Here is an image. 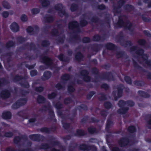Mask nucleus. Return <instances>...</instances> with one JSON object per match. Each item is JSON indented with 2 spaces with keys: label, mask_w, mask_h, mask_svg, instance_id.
I'll use <instances>...</instances> for the list:
<instances>
[{
  "label": "nucleus",
  "mask_w": 151,
  "mask_h": 151,
  "mask_svg": "<svg viewBox=\"0 0 151 151\" xmlns=\"http://www.w3.org/2000/svg\"><path fill=\"white\" fill-rule=\"evenodd\" d=\"M119 91H118V94H119Z\"/></svg>",
  "instance_id": "nucleus-32"
},
{
  "label": "nucleus",
  "mask_w": 151,
  "mask_h": 151,
  "mask_svg": "<svg viewBox=\"0 0 151 151\" xmlns=\"http://www.w3.org/2000/svg\"><path fill=\"white\" fill-rule=\"evenodd\" d=\"M3 6L6 9H9L10 7L9 4L6 1H4L3 2Z\"/></svg>",
  "instance_id": "nucleus-8"
},
{
  "label": "nucleus",
  "mask_w": 151,
  "mask_h": 151,
  "mask_svg": "<svg viewBox=\"0 0 151 151\" xmlns=\"http://www.w3.org/2000/svg\"><path fill=\"white\" fill-rule=\"evenodd\" d=\"M131 26V24L130 23H128L127 24V27L128 29H130V27H129Z\"/></svg>",
  "instance_id": "nucleus-22"
},
{
  "label": "nucleus",
  "mask_w": 151,
  "mask_h": 151,
  "mask_svg": "<svg viewBox=\"0 0 151 151\" xmlns=\"http://www.w3.org/2000/svg\"><path fill=\"white\" fill-rule=\"evenodd\" d=\"M114 47V45L113 44L111 43L109 44L107 46V47L108 49H112Z\"/></svg>",
  "instance_id": "nucleus-15"
},
{
  "label": "nucleus",
  "mask_w": 151,
  "mask_h": 151,
  "mask_svg": "<svg viewBox=\"0 0 151 151\" xmlns=\"http://www.w3.org/2000/svg\"><path fill=\"white\" fill-rule=\"evenodd\" d=\"M50 73L47 71L45 72L44 74V79L46 80L48 79L51 76Z\"/></svg>",
  "instance_id": "nucleus-4"
},
{
  "label": "nucleus",
  "mask_w": 151,
  "mask_h": 151,
  "mask_svg": "<svg viewBox=\"0 0 151 151\" xmlns=\"http://www.w3.org/2000/svg\"><path fill=\"white\" fill-rule=\"evenodd\" d=\"M126 104L130 106H132L134 105V103L132 101H130L127 103L124 102L123 101H120L118 104L119 106L120 107L125 105Z\"/></svg>",
  "instance_id": "nucleus-1"
},
{
  "label": "nucleus",
  "mask_w": 151,
  "mask_h": 151,
  "mask_svg": "<svg viewBox=\"0 0 151 151\" xmlns=\"http://www.w3.org/2000/svg\"><path fill=\"white\" fill-rule=\"evenodd\" d=\"M128 130L131 132H132L135 131V128L134 126H131L128 128Z\"/></svg>",
  "instance_id": "nucleus-11"
},
{
  "label": "nucleus",
  "mask_w": 151,
  "mask_h": 151,
  "mask_svg": "<svg viewBox=\"0 0 151 151\" xmlns=\"http://www.w3.org/2000/svg\"><path fill=\"white\" fill-rule=\"evenodd\" d=\"M39 10L37 9H34L31 10V12L33 14H35L38 13Z\"/></svg>",
  "instance_id": "nucleus-9"
},
{
  "label": "nucleus",
  "mask_w": 151,
  "mask_h": 151,
  "mask_svg": "<svg viewBox=\"0 0 151 151\" xmlns=\"http://www.w3.org/2000/svg\"><path fill=\"white\" fill-rule=\"evenodd\" d=\"M106 1H107V0H105Z\"/></svg>",
  "instance_id": "nucleus-34"
},
{
  "label": "nucleus",
  "mask_w": 151,
  "mask_h": 151,
  "mask_svg": "<svg viewBox=\"0 0 151 151\" xmlns=\"http://www.w3.org/2000/svg\"><path fill=\"white\" fill-rule=\"evenodd\" d=\"M62 57H63V55H60V56H59V59L62 60Z\"/></svg>",
  "instance_id": "nucleus-24"
},
{
  "label": "nucleus",
  "mask_w": 151,
  "mask_h": 151,
  "mask_svg": "<svg viewBox=\"0 0 151 151\" xmlns=\"http://www.w3.org/2000/svg\"><path fill=\"white\" fill-rule=\"evenodd\" d=\"M37 71L35 70H32L30 72V75L32 76H34L36 75L37 74Z\"/></svg>",
  "instance_id": "nucleus-12"
},
{
  "label": "nucleus",
  "mask_w": 151,
  "mask_h": 151,
  "mask_svg": "<svg viewBox=\"0 0 151 151\" xmlns=\"http://www.w3.org/2000/svg\"><path fill=\"white\" fill-rule=\"evenodd\" d=\"M3 117L5 119H8L11 118V114L10 112H5L3 114Z\"/></svg>",
  "instance_id": "nucleus-3"
},
{
  "label": "nucleus",
  "mask_w": 151,
  "mask_h": 151,
  "mask_svg": "<svg viewBox=\"0 0 151 151\" xmlns=\"http://www.w3.org/2000/svg\"><path fill=\"white\" fill-rule=\"evenodd\" d=\"M128 109V108H125V109H122V111L121 112H119V113L124 114V113H125L126 112V111H127Z\"/></svg>",
  "instance_id": "nucleus-17"
},
{
  "label": "nucleus",
  "mask_w": 151,
  "mask_h": 151,
  "mask_svg": "<svg viewBox=\"0 0 151 151\" xmlns=\"http://www.w3.org/2000/svg\"><path fill=\"white\" fill-rule=\"evenodd\" d=\"M145 42V41L144 40H141L139 41V43L141 45L144 44Z\"/></svg>",
  "instance_id": "nucleus-20"
},
{
  "label": "nucleus",
  "mask_w": 151,
  "mask_h": 151,
  "mask_svg": "<svg viewBox=\"0 0 151 151\" xmlns=\"http://www.w3.org/2000/svg\"><path fill=\"white\" fill-rule=\"evenodd\" d=\"M148 123L149 124H151V120H150L149 122H148Z\"/></svg>",
  "instance_id": "nucleus-29"
},
{
  "label": "nucleus",
  "mask_w": 151,
  "mask_h": 151,
  "mask_svg": "<svg viewBox=\"0 0 151 151\" xmlns=\"http://www.w3.org/2000/svg\"><path fill=\"white\" fill-rule=\"evenodd\" d=\"M8 13L6 12H4L2 14V16L4 17H7L8 16Z\"/></svg>",
  "instance_id": "nucleus-16"
},
{
  "label": "nucleus",
  "mask_w": 151,
  "mask_h": 151,
  "mask_svg": "<svg viewBox=\"0 0 151 151\" xmlns=\"http://www.w3.org/2000/svg\"><path fill=\"white\" fill-rule=\"evenodd\" d=\"M13 42H10L9 43L7 44V46L8 47H10L12 46L13 45Z\"/></svg>",
  "instance_id": "nucleus-21"
},
{
  "label": "nucleus",
  "mask_w": 151,
  "mask_h": 151,
  "mask_svg": "<svg viewBox=\"0 0 151 151\" xmlns=\"http://www.w3.org/2000/svg\"><path fill=\"white\" fill-rule=\"evenodd\" d=\"M84 39H85V40H86V41L85 42H88L89 41V39L88 38H85Z\"/></svg>",
  "instance_id": "nucleus-26"
},
{
  "label": "nucleus",
  "mask_w": 151,
  "mask_h": 151,
  "mask_svg": "<svg viewBox=\"0 0 151 151\" xmlns=\"http://www.w3.org/2000/svg\"><path fill=\"white\" fill-rule=\"evenodd\" d=\"M5 96H4V98H6L8 97L9 96V94L8 92H6L5 93Z\"/></svg>",
  "instance_id": "nucleus-19"
},
{
  "label": "nucleus",
  "mask_w": 151,
  "mask_h": 151,
  "mask_svg": "<svg viewBox=\"0 0 151 151\" xmlns=\"http://www.w3.org/2000/svg\"><path fill=\"white\" fill-rule=\"evenodd\" d=\"M24 1H27V0H24Z\"/></svg>",
  "instance_id": "nucleus-33"
},
{
  "label": "nucleus",
  "mask_w": 151,
  "mask_h": 151,
  "mask_svg": "<svg viewBox=\"0 0 151 151\" xmlns=\"http://www.w3.org/2000/svg\"><path fill=\"white\" fill-rule=\"evenodd\" d=\"M78 25L77 22L76 21H74L70 23L69 25V27L70 28H73L76 27Z\"/></svg>",
  "instance_id": "nucleus-5"
},
{
  "label": "nucleus",
  "mask_w": 151,
  "mask_h": 151,
  "mask_svg": "<svg viewBox=\"0 0 151 151\" xmlns=\"http://www.w3.org/2000/svg\"><path fill=\"white\" fill-rule=\"evenodd\" d=\"M109 104L108 103H106V104H105V106H106V108H109V107L108 106H107V105H106V104Z\"/></svg>",
  "instance_id": "nucleus-28"
},
{
  "label": "nucleus",
  "mask_w": 151,
  "mask_h": 151,
  "mask_svg": "<svg viewBox=\"0 0 151 151\" xmlns=\"http://www.w3.org/2000/svg\"><path fill=\"white\" fill-rule=\"evenodd\" d=\"M11 30L14 32H17L19 30V27L17 24L15 22L13 23L10 25Z\"/></svg>",
  "instance_id": "nucleus-2"
},
{
  "label": "nucleus",
  "mask_w": 151,
  "mask_h": 151,
  "mask_svg": "<svg viewBox=\"0 0 151 151\" xmlns=\"http://www.w3.org/2000/svg\"><path fill=\"white\" fill-rule=\"evenodd\" d=\"M120 96H119V97H120Z\"/></svg>",
  "instance_id": "nucleus-38"
},
{
  "label": "nucleus",
  "mask_w": 151,
  "mask_h": 151,
  "mask_svg": "<svg viewBox=\"0 0 151 151\" xmlns=\"http://www.w3.org/2000/svg\"><path fill=\"white\" fill-rule=\"evenodd\" d=\"M7 136V137H10V136Z\"/></svg>",
  "instance_id": "nucleus-37"
},
{
  "label": "nucleus",
  "mask_w": 151,
  "mask_h": 151,
  "mask_svg": "<svg viewBox=\"0 0 151 151\" xmlns=\"http://www.w3.org/2000/svg\"><path fill=\"white\" fill-rule=\"evenodd\" d=\"M95 37H97L98 38V39H95V40H98V39H99V36L98 35H96Z\"/></svg>",
  "instance_id": "nucleus-27"
},
{
  "label": "nucleus",
  "mask_w": 151,
  "mask_h": 151,
  "mask_svg": "<svg viewBox=\"0 0 151 151\" xmlns=\"http://www.w3.org/2000/svg\"><path fill=\"white\" fill-rule=\"evenodd\" d=\"M37 99L39 103H41L44 101L45 99L42 96H38Z\"/></svg>",
  "instance_id": "nucleus-6"
},
{
  "label": "nucleus",
  "mask_w": 151,
  "mask_h": 151,
  "mask_svg": "<svg viewBox=\"0 0 151 151\" xmlns=\"http://www.w3.org/2000/svg\"><path fill=\"white\" fill-rule=\"evenodd\" d=\"M44 61L47 64H48L50 63V59L47 57H45L43 59Z\"/></svg>",
  "instance_id": "nucleus-7"
},
{
  "label": "nucleus",
  "mask_w": 151,
  "mask_h": 151,
  "mask_svg": "<svg viewBox=\"0 0 151 151\" xmlns=\"http://www.w3.org/2000/svg\"><path fill=\"white\" fill-rule=\"evenodd\" d=\"M32 27H29L27 29V31L28 32L30 33L32 31Z\"/></svg>",
  "instance_id": "nucleus-18"
},
{
  "label": "nucleus",
  "mask_w": 151,
  "mask_h": 151,
  "mask_svg": "<svg viewBox=\"0 0 151 151\" xmlns=\"http://www.w3.org/2000/svg\"><path fill=\"white\" fill-rule=\"evenodd\" d=\"M82 149H83V150H85V149H84L82 148Z\"/></svg>",
  "instance_id": "nucleus-35"
},
{
  "label": "nucleus",
  "mask_w": 151,
  "mask_h": 151,
  "mask_svg": "<svg viewBox=\"0 0 151 151\" xmlns=\"http://www.w3.org/2000/svg\"><path fill=\"white\" fill-rule=\"evenodd\" d=\"M119 22H120V21H119V22H118V23H119Z\"/></svg>",
  "instance_id": "nucleus-36"
},
{
  "label": "nucleus",
  "mask_w": 151,
  "mask_h": 151,
  "mask_svg": "<svg viewBox=\"0 0 151 151\" xmlns=\"http://www.w3.org/2000/svg\"><path fill=\"white\" fill-rule=\"evenodd\" d=\"M126 81L128 83H130L131 81L130 78L128 77H126L125 78Z\"/></svg>",
  "instance_id": "nucleus-13"
},
{
  "label": "nucleus",
  "mask_w": 151,
  "mask_h": 151,
  "mask_svg": "<svg viewBox=\"0 0 151 151\" xmlns=\"http://www.w3.org/2000/svg\"><path fill=\"white\" fill-rule=\"evenodd\" d=\"M99 8L100 9H103L105 8V6L104 5H101L99 6Z\"/></svg>",
  "instance_id": "nucleus-23"
},
{
  "label": "nucleus",
  "mask_w": 151,
  "mask_h": 151,
  "mask_svg": "<svg viewBox=\"0 0 151 151\" xmlns=\"http://www.w3.org/2000/svg\"><path fill=\"white\" fill-rule=\"evenodd\" d=\"M55 96V93H53L51 94H50L48 95V98L49 99H52Z\"/></svg>",
  "instance_id": "nucleus-14"
},
{
  "label": "nucleus",
  "mask_w": 151,
  "mask_h": 151,
  "mask_svg": "<svg viewBox=\"0 0 151 151\" xmlns=\"http://www.w3.org/2000/svg\"><path fill=\"white\" fill-rule=\"evenodd\" d=\"M40 88L41 89V90H38V91H41L42 90V88Z\"/></svg>",
  "instance_id": "nucleus-30"
},
{
  "label": "nucleus",
  "mask_w": 151,
  "mask_h": 151,
  "mask_svg": "<svg viewBox=\"0 0 151 151\" xmlns=\"http://www.w3.org/2000/svg\"><path fill=\"white\" fill-rule=\"evenodd\" d=\"M35 120L34 119H32L29 120V121L30 122H33L35 121Z\"/></svg>",
  "instance_id": "nucleus-25"
},
{
  "label": "nucleus",
  "mask_w": 151,
  "mask_h": 151,
  "mask_svg": "<svg viewBox=\"0 0 151 151\" xmlns=\"http://www.w3.org/2000/svg\"><path fill=\"white\" fill-rule=\"evenodd\" d=\"M21 20L23 22L26 21L27 20V16L24 15H22L21 17Z\"/></svg>",
  "instance_id": "nucleus-10"
},
{
  "label": "nucleus",
  "mask_w": 151,
  "mask_h": 151,
  "mask_svg": "<svg viewBox=\"0 0 151 151\" xmlns=\"http://www.w3.org/2000/svg\"><path fill=\"white\" fill-rule=\"evenodd\" d=\"M119 143L120 145H122V143L120 142H119Z\"/></svg>",
  "instance_id": "nucleus-31"
}]
</instances>
